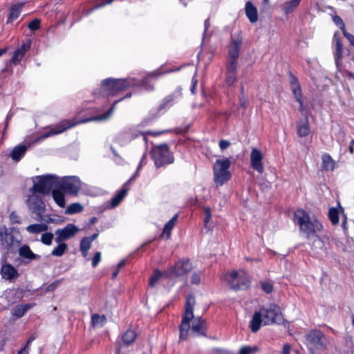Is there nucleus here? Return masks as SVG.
<instances>
[{"instance_id": "obj_63", "label": "nucleus", "mask_w": 354, "mask_h": 354, "mask_svg": "<svg viewBox=\"0 0 354 354\" xmlns=\"http://www.w3.org/2000/svg\"><path fill=\"white\" fill-rule=\"evenodd\" d=\"M196 84H197V80H195L193 77V79H192V88H191V91H192V93H195V89H196Z\"/></svg>"}, {"instance_id": "obj_29", "label": "nucleus", "mask_w": 354, "mask_h": 354, "mask_svg": "<svg viewBox=\"0 0 354 354\" xmlns=\"http://www.w3.org/2000/svg\"><path fill=\"white\" fill-rule=\"evenodd\" d=\"M297 133L299 136H307L310 133V124L308 118L304 122H299L297 124Z\"/></svg>"}, {"instance_id": "obj_41", "label": "nucleus", "mask_w": 354, "mask_h": 354, "mask_svg": "<svg viewBox=\"0 0 354 354\" xmlns=\"http://www.w3.org/2000/svg\"><path fill=\"white\" fill-rule=\"evenodd\" d=\"M162 275L163 274L160 271L155 270L149 279V286L153 287Z\"/></svg>"}, {"instance_id": "obj_31", "label": "nucleus", "mask_w": 354, "mask_h": 354, "mask_svg": "<svg viewBox=\"0 0 354 354\" xmlns=\"http://www.w3.org/2000/svg\"><path fill=\"white\" fill-rule=\"evenodd\" d=\"M180 95V92L179 91H176L172 94L165 97L158 108L159 110L164 109L167 106H171L172 102H174Z\"/></svg>"}, {"instance_id": "obj_47", "label": "nucleus", "mask_w": 354, "mask_h": 354, "mask_svg": "<svg viewBox=\"0 0 354 354\" xmlns=\"http://www.w3.org/2000/svg\"><path fill=\"white\" fill-rule=\"evenodd\" d=\"M40 26V19H35L34 20L31 21L28 27L31 30H36L39 28Z\"/></svg>"}, {"instance_id": "obj_9", "label": "nucleus", "mask_w": 354, "mask_h": 354, "mask_svg": "<svg viewBox=\"0 0 354 354\" xmlns=\"http://www.w3.org/2000/svg\"><path fill=\"white\" fill-rule=\"evenodd\" d=\"M133 80L128 79H111L104 80L102 83V88L107 95H114L117 93L123 91L129 86H133Z\"/></svg>"}, {"instance_id": "obj_24", "label": "nucleus", "mask_w": 354, "mask_h": 354, "mask_svg": "<svg viewBox=\"0 0 354 354\" xmlns=\"http://www.w3.org/2000/svg\"><path fill=\"white\" fill-rule=\"evenodd\" d=\"M136 333L134 330L129 329L122 336V342L120 343L123 346H127L131 344L136 338Z\"/></svg>"}, {"instance_id": "obj_14", "label": "nucleus", "mask_w": 354, "mask_h": 354, "mask_svg": "<svg viewBox=\"0 0 354 354\" xmlns=\"http://www.w3.org/2000/svg\"><path fill=\"white\" fill-rule=\"evenodd\" d=\"M78 231L79 229L74 224L69 223L65 227L57 229L55 232V234L56 235L55 241L56 243H60L63 241L68 240L74 236Z\"/></svg>"}, {"instance_id": "obj_38", "label": "nucleus", "mask_w": 354, "mask_h": 354, "mask_svg": "<svg viewBox=\"0 0 354 354\" xmlns=\"http://www.w3.org/2000/svg\"><path fill=\"white\" fill-rule=\"evenodd\" d=\"M91 239L88 237H84L80 241V250L83 257H86L88 254V251L91 248Z\"/></svg>"}, {"instance_id": "obj_20", "label": "nucleus", "mask_w": 354, "mask_h": 354, "mask_svg": "<svg viewBox=\"0 0 354 354\" xmlns=\"http://www.w3.org/2000/svg\"><path fill=\"white\" fill-rule=\"evenodd\" d=\"M19 255L24 259L25 263H29L31 261L37 259L39 256L34 254L27 245H23L19 249Z\"/></svg>"}, {"instance_id": "obj_53", "label": "nucleus", "mask_w": 354, "mask_h": 354, "mask_svg": "<svg viewBox=\"0 0 354 354\" xmlns=\"http://www.w3.org/2000/svg\"><path fill=\"white\" fill-rule=\"evenodd\" d=\"M60 283V281H56L53 283H52L51 284H50L46 289V292H50V291H53L55 290L57 287L59 285Z\"/></svg>"}, {"instance_id": "obj_40", "label": "nucleus", "mask_w": 354, "mask_h": 354, "mask_svg": "<svg viewBox=\"0 0 354 354\" xmlns=\"http://www.w3.org/2000/svg\"><path fill=\"white\" fill-rule=\"evenodd\" d=\"M83 210V207L81 204L78 203H74L71 204L66 208L65 213L67 214H74L77 213H80Z\"/></svg>"}, {"instance_id": "obj_61", "label": "nucleus", "mask_w": 354, "mask_h": 354, "mask_svg": "<svg viewBox=\"0 0 354 354\" xmlns=\"http://www.w3.org/2000/svg\"><path fill=\"white\" fill-rule=\"evenodd\" d=\"M33 340H34V337H31L28 339V342H27L26 345V346H24V348L21 350V351H23V353H24V352H26V353H28V346H29L30 343L32 341H33Z\"/></svg>"}, {"instance_id": "obj_34", "label": "nucleus", "mask_w": 354, "mask_h": 354, "mask_svg": "<svg viewBox=\"0 0 354 354\" xmlns=\"http://www.w3.org/2000/svg\"><path fill=\"white\" fill-rule=\"evenodd\" d=\"M30 306V304L18 305L13 309L12 314L16 318H20L24 316Z\"/></svg>"}, {"instance_id": "obj_2", "label": "nucleus", "mask_w": 354, "mask_h": 354, "mask_svg": "<svg viewBox=\"0 0 354 354\" xmlns=\"http://www.w3.org/2000/svg\"><path fill=\"white\" fill-rule=\"evenodd\" d=\"M296 223L299 225V230L307 239L313 236L317 232L323 229L322 223L315 216L311 218L304 209H297L295 212Z\"/></svg>"}, {"instance_id": "obj_19", "label": "nucleus", "mask_w": 354, "mask_h": 354, "mask_svg": "<svg viewBox=\"0 0 354 354\" xmlns=\"http://www.w3.org/2000/svg\"><path fill=\"white\" fill-rule=\"evenodd\" d=\"M206 323L204 319L197 317L192 322L191 335L193 336H206Z\"/></svg>"}, {"instance_id": "obj_58", "label": "nucleus", "mask_w": 354, "mask_h": 354, "mask_svg": "<svg viewBox=\"0 0 354 354\" xmlns=\"http://www.w3.org/2000/svg\"><path fill=\"white\" fill-rule=\"evenodd\" d=\"M344 35L348 39L351 45L354 46V36L346 32H344Z\"/></svg>"}, {"instance_id": "obj_56", "label": "nucleus", "mask_w": 354, "mask_h": 354, "mask_svg": "<svg viewBox=\"0 0 354 354\" xmlns=\"http://www.w3.org/2000/svg\"><path fill=\"white\" fill-rule=\"evenodd\" d=\"M230 145V142L226 140H221L219 142V147L221 149L224 150Z\"/></svg>"}, {"instance_id": "obj_42", "label": "nucleus", "mask_w": 354, "mask_h": 354, "mask_svg": "<svg viewBox=\"0 0 354 354\" xmlns=\"http://www.w3.org/2000/svg\"><path fill=\"white\" fill-rule=\"evenodd\" d=\"M259 351V348L256 346H244L239 350V354H254Z\"/></svg>"}, {"instance_id": "obj_13", "label": "nucleus", "mask_w": 354, "mask_h": 354, "mask_svg": "<svg viewBox=\"0 0 354 354\" xmlns=\"http://www.w3.org/2000/svg\"><path fill=\"white\" fill-rule=\"evenodd\" d=\"M243 37L239 32L232 38V41L228 49L229 64H237V59L239 56L240 50L242 45Z\"/></svg>"}, {"instance_id": "obj_23", "label": "nucleus", "mask_w": 354, "mask_h": 354, "mask_svg": "<svg viewBox=\"0 0 354 354\" xmlns=\"http://www.w3.org/2000/svg\"><path fill=\"white\" fill-rule=\"evenodd\" d=\"M291 88L296 100L299 103V111H304V104L301 100V91L299 84L296 79H293L291 82Z\"/></svg>"}, {"instance_id": "obj_28", "label": "nucleus", "mask_w": 354, "mask_h": 354, "mask_svg": "<svg viewBox=\"0 0 354 354\" xmlns=\"http://www.w3.org/2000/svg\"><path fill=\"white\" fill-rule=\"evenodd\" d=\"M322 169L326 171H333L334 169L335 163L329 154L324 153L322 157Z\"/></svg>"}, {"instance_id": "obj_36", "label": "nucleus", "mask_w": 354, "mask_h": 354, "mask_svg": "<svg viewBox=\"0 0 354 354\" xmlns=\"http://www.w3.org/2000/svg\"><path fill=\"white\" fill-rule=\"evenodd\" d=\"M106 321V318L104 315L94 314L91 317V322L93 327L101 328L105 324Z\"/></svg>"}, {"instance_id": "obj_16", "label": "nucleus", "mask_w": 354, "mask_h": 354, "mask_svg": "<svg viewBox=\"0 0 354 354\" xmlns=\"http://www.w3.org/2000/svg\"><path fill=\"white\" fill-rule=\"evenodd\" d=\"M192 266L189 260H181L171 267L167 276L180 277L191 271Z\"/></svg>"}, {"instance_id": "obj_52", "label": "nucleus", "mask_w": 354, "mask_h": 354, "mask_svg": "<svg viewBox=\"0 0 354 354\" xmlns=\"http://www.w3.org/2000/svg\"><path fill=\"white\" fill-rule=\"evenodd\" d=\"M10 220L12 223H20L19 216L15 212H11L10 214Z\"/></svg>"}, {"instance_id": "obj_37", "label": "nucleus", "mask_w": 354, "mask_h": 354, "mask_svg": "<svg viewBox=\"0 0 354 354\" xmlns=\"http://www.w3.org/2000/svg\"><path fill=\"white\" fill-rule=\"evenodd\" d=\"M301 0H290L283 5V10L286 14L292 12L299 4Z\"/></svg>"}, {"instance_id": "obj_15", "label": "nucleus", "mask_w": 354, "mask_h": 354, "mask_svg": "<svg viewBox=\"0 0 354 354\" xmlns=\"http://www.w3.org/2000/svg\"><path fill=\"white\" fill-rule=\"evenodd\" d=\"M306 337L308 342L313 346L319 349L325 348L326 339L323 333L320 330H315L310 331Z\"/></svg>"}, {"instance_id": "obj_48", "label": "nucleus", "mask_w": 354, "mask_h": 354, "mask_svg": "<svg viewBox=\"0 0 354 354\" xmlns=\"http://www.w3.org/2000/svg\"><path fill=\"white\" fill-rule=\"evenodd\" d=\"M191 282L193 284L198 285L201 283V273L194 272L191 277Z\"/></svg>"}, {"instance_id": "obj_27", "label": "nucleus", "mask_w": 354, "mask_h": 354, "mask_svg": "<svg viewBox=\"0 0 354 354\" xmlns=\"http://www.w3.org/2000/svg\"><path fill=\"white\" fill-rule=\"evenodd\" d=\"M24 6V3H17L12 5L10 10V13L8 18V22L10 23L17 19L21 12L22 7Z\"/></svg>"}, {"instance_id": "obj_7", "label": "nucleus", "mask_w": 354, "mask_h": 354, "mask_svg": "<svg viewBox=\"0 0 354 354\" xmlns=\"http://www.w3.org/2000/svg\"><path fill=\"white\" fill-rule=\"evenodd\" d=\"M196 304L195 298L193 295H188L185 304V312L183 315V320L179 327L180 340H185L187 339L190 330V321L194 319V306Z\"/></svg>"}, {"instance_id": "obj_49", "label": "nucleus", "mask_w": 354, "mask_h": 354, "mask_svg": "<svg viewBox=\"0 0 354 354\" xmlns=\"http://www.w3.org/2000/svg\"><path fill=\"white\" fill-rule=\"evenodd\" d=\"M333 22L339 26L341 29L344 28V24L343 20L337 15H335L333 17Z\"/></svg>"}, {"instance_id": "obj_44", "label": "nucleus", "mask_w": 354, "mask_h": 354, "mask_svg": "<svg viewBox=\"0 0 354 354\" xmlns=\"http://www.w3.org/2000/svg\"><path fill=\"white\" fill-rule=\"evenodd\" d=\"M328 216L333 224L335 225L339 223L338 211L335 208L329 209Z\"/></svg>"}, {"instance_id": "obj_57", "label": "nucleus", "mask_w": 354, "mask_h": 354, "mask_svg": "<svg viewBox=\"0 0 354 354\" xmlns=\"http://www.w3.org/2000/svg\"><path fill=\"white\" fill-rule=\"evenodd\" d=\"M291 346L289 344H284L281 354H290Z\"/></svg>"}, {"instance_id": "obj_10", "label": "nucleus", "mask_w": 354, "mask_h": 354, "mask_svg": "<svg viewBox=\"0 0 354 354\" xmlns=\"http://www.w3.org/2000/svg\"><path fill=\"white\" fill-rule=\"evenodd\" d=\"M151 157L157 168L171 164L174 162V158L166 144L153 147L151 151Z\"/></svg>"}, {"instance_id": "obj_50", "label": "nucleus", "mask_w": 354, "mask_h": 354, "mask_svg": "<svg viewBox=\"0 0 354 354\" xmlns=\"http://www.w3.org/2000/svg\"><path fill=\"white\" fill-rule=\"evenodd\" d=\"M204 213H205L204 222L205 224H207L209 221L211 216H212L210 208L208 207H205L204 208Z\"/></svg>"}, {"instance_id": "obj_43", "label": "nucleus", "mask_w": 354, "mask_h": 354, "mask_svg": "<svg viewBox=\"0 0 354 354\" xmlns=\"http://www.w3.org/2000/svg\"><path fill=\"white\" fill-rule=\"evenodd\" d=\"M342 51H343V46H342L340 40L338 39L336 41V52H335V61H336L337 65H338V64H339V59H342Z\"/></svg>"}, {"instance_id": "obj_8", "label": "nucleus", "mask_w": 354, "mask_h": 354, "mask_svg": "<svg viewBox=\"0 0 354 354\" xmlns=\"http://www.w3.org/2000/svg\"><path fill=\"white\" fill-rule=\"evenodd\" d=\"M231 162L228 158L217 159L214 165V180L217 186H221L230 180L231 174L229 168Z\"/></svg>"}, {"instance_id": "obj_3", "label": "nucleus", "mask_w": 354, "mask_h": 354, "mask_svg": "<svg viewBox=\"0 0 354 354\" xmlns=\"http://www.w3.org/2000/svg\"><path fill=\"white\" fill-rule=\"evenodd\" d=\"M21 242L20 234L12 227H0V243L1 249L6 253H15Z\"/></svg>"}, {"instance_id": "obj_46", "label": "nucleus", "mask_w": 354, "mask_h": 354, "mask_svg": "<svg viewBox=\"0 0 354 354\" xmlns=\"http://www.w3.org/2000/svg\"><path fill=\"white\" fill-rule=\"evenodd\" d=\"M261 286L263 291L266 293H270L273 290V286L270 281H262Z\"/></svg>"}, {"instance_id": "obj_12", "label": "nucleus", "mask_w": 354, "mask_h": 354, "mask_svg": "<svg viewBox=\"0 0 354 354\" xmlns=\"http://www.w3.org/2000/svg\"><path fill=\"white\" fill-rule=\"evenodd\" d=\"M82 183L77 176H64L59 178L58 189L71 195H77Z\"/></svg>"}, {"instance_id": "obj_51", "label": "nucleus", "mask_w": 354, "mask_h": 354, "mask_svg": "<svg viewBox=\"0 0 354 354\" xmlns=\"http://www.w3.org/2000/svg\"><path fill=\"white\" fill-rule=\"evenodd\" d=\"M100 260H101V253L100 252H97L93 258L92 266L93 267H96L97 266V264L99 263V262L100 261Z\"/></svg>"}, {"instance_id": "obj_18", "label": "nucleus", "mask_w": 354, "mask_h": 354, "mask_svg": "<svg viewBox=\"0 0 354 354\" xmlns=\"http://www.w3.org/2000/svg\"><path fill=\"white\" fill-rule=\"evenodd\" d=\"M6 258L1 260V274L3 279L11 280L18 276L17 270L10 263L6 262Z\"/></svg>"}, {"instance_id": "obj_54", "label": "nucleus", "mask_w": 354, "mask_h": 354, "mask_svg": "<svg viewBox=\"0 0 354 354\" xmlns=\"http://www.w3.org/2000/svg\"><path fill=\"white\" fill-rule=\"evenodd\" d=\"M337 140L339 143L344 142L345 140V132L341 129H339L338 135L337 136Z\"/></svg>"}, {"instance_id": "obj_5", "label": "nucleus", "mask_w": 354, "mask_h": 354, "mask_svg": "<svg viewBox=\"0 0 354 354\" xmlns=\"http://www.w3.org/2000/svg\"><path fill=\"white\" fill-rule=\"evenodd\" d=\"M32 180L31 192L48 194L53 187L58 189L59 177L55 175L38 176L33 178Z\"/></svg>"}, {"instance_id": "obj_22", "label": "nucleus", "mask_w": 354, "mask_h": 354, "mask_svg": "<svg viewBox=\"0 0 354 354\" xmlns=\"http://www.w3.org/2000/svg\"><path fill=\"white\" fill-rule=\"evenodd\" d=\"M237 64H227L226 83L232 85L236 79Z\"/></svg>"}, {"instance_id": "obj_1", "label": "nucleus", "mask_w": 354, "mask_h": 354, "mask_svg": "<svg viewBox=\"0 0 354 354\" xmlns=\"http://www.w3.org/2000/svg\"><path fill=\"white\" fill-rule=\"evenodd\" d=\"M282 322V315L279 306L275 304H268L254 312L250 322V328L253 333L257 332L261 324L270 325Z\"/></svg>"}, {"instance_id": "obj_4", "label": "nucleus", "mask_w": 354, "mask_h": 354, "mask_svg": "<svg viewBox=\"0 0 354 354\" xmlns=\"http://www.w3.org/2000/svg\"><path fill=\"white\" fill-rule=\"evenodd\" d=\"M115 109V104L107 111L104 114L93 117L89 119L83 121L74 122L73 120H63L59 124H56L53 128H52L49 131L44 133L42 136H41L40 138H46L51 136L57 135L59 133H62L65 131L75 127L77 124L82 122H86L90 121H100V120H105L108 119L113 113Z\"/></svg>"}, {"instance_id": "obj_26", "label": "nucleus", "mask_w": 354, "mask_h": 354, "mask_svg": "<svg viewBox=\"0 0 354 354\" xmlns=\"http://www.w3.org/2000/svg\"><path fill=\"white\" fill-rule=\"evenodd\" d=\"M245 13L251 23H254L257 21V8L250 1L245 4Z\"/></svg>"}, {"instance_id": "obj_55", "label": "nucleus", "mask_w": 354, "mask_h": 354, "mask_svg": "<svg viewBox=\"0 0 354 354\" xmlns=\"http://www.w3.org/2000/svg\"><path fill=\"white\" fill-rule=\"evenodd\" d=\"M212 354H228V351L223 348H214L212 350Z\"/></svg>"}, {"instance_id": "obj_6", "label": "nucleus", "mask_w": 354, "mask_h": 354, "mask_svg": "<svg viewBox=\"0 0 354 354\" xmlns=\"http://www.w3.org/2000/svg\"><path fill=\"white\" fill-rule=\"evenodd\" d=\"M223 279L234 290H244L250 286V278L244 270L232 271L230 274H225Z\"/></svg>"}, {"instance_id": "obj_25", "label": "nucleus", "mask_w": 354, "mask_h": 354, "mask_svg": "<svg viewBox=\"0 0 354 354\" xmlns=\"http://www.w3.org/2000/svg\"><path fill=\"white\" fill-rule=\"evenodd\" d=\"M178 218V214H175L165 225L161 237L166 236L168 239L170 238L171 232L175 226Z\"/></svg>"}, {"instance_id": "obj_32", "label": "nucleus", "mask_w": 354, "mask_h": 354, "mask_svg": "<svg viewBox=\"0 0 354 354\" xmlns=\"http://www.w3.org/2000/svg\"><path fill=\"white\" fill-rule=\"evenodd\" d=\"M26 147L25 145L17 146L12 151L11 157L13 160L19 161L26 151Z\"/></svg>"}, {"instance_id": "obj_60", "label": "nucleus", "mask_w": 354, "mask_h": 354, "mask_svg": "<svg viewBox=\"0 0 354 354\" xmlns=\"http://www.w3.org/2000/svg\"><path fill=\"white\" fill-rule=\"evenodd\" d=\"M162 132H146L145 133H142L143 136H144V140L145 142H147V138H146V135L149 134V135H153L154 136H158L160 134H161Z\"/></svg>"}, {"instance_id": "obj_62", "label": "nucleus", "mask_w": 354, "mask_h": 354, "mask_svg": "<svg viewBox=\"0 0 354 354\" xmlns=\"http://www.w3.org/2000/svg\"><path fill=\"white\" fill-rule=\"evenodd\" d=\"M114 0H106L105 2H103V3H101L100 4L97 5V6H95V8H101L106 4H110Z\"/></svg>"}, {"instance_id": "obj_45", "label": "nucleus", "mask_w": 354, "mask_h": 354, "mask_svg": "<svg viewBox=\"0 0 354 354\" xmlns=\"http://www.w3.org/2000/svg\"><path fill=\"white\" fill-rule=\"evenodd\" d=\"M53 236L54 235L51 232H46L41 235V241L46 245H50Z\"/></svg>"}, {"instance_id": "obj_21", "label": "nucleus", "mask_w": 354, "mask_h": 354, "mask_svg": "<svg viewBox=\"0 0 354 354\" xmlns=\"http://www.w3.org/2000/svg\"><path fill=\"white\" fill-rule=\"evenodd\" d=\"M30 41L22 44L21 46L19 48L17 49L14 52V55L12 58V62L16 64L18 62H19L23 58L25 53L30 49Z\"/></svg>"}, {"instance_id": "obj_35", "label": "nucleus", "mask_w": 354, "mask_h": 354, "mask_svg": "<svg viewBox=\"0 0 354 354\" xmlns=\"http://www.w3.org/2000/svg\"><path fill=\"white\" fill-rule=\"evenodd\" d=\"M127 183H127L124 185V188L122 189L120 191V192L112 198V200H111V206L112 207L117 206L122 201V200L124 198V197L126 196L127 190H128V188L126 187Z\"/></svg>"}, {"instance_id": "obj_30", "label": "nucleus", "mask_w": 354, "mask_h": 354, "mask_svg": "<svg viewBox=\"0 0 354 354\" xmlns=\"http://www.w3.org/2000/svg\"><path fill=\"white\" fill-rule=\"evenodd\" d=\"M59 189H55L52 191V196L54 201L60 207H65V196L62 192L59 190Z\"/></svg>"}, {"instance_id": "obj_11", "label": "nucleus", "mask_w": 354, "mask_h": 354, "mask_svg": "<svg viewBox=\"0 0 354 354\" xmlns=\"http://www.w3.org/2000/svg\"><path fill=\"white\" fill-rule=\"evenodd\" d=\"M27 204L30 211L36 214L35 219L38 221L44 220L43 214L46 211V205L39 193L32 192L28 197Z\"/></svg>"}, {"instance_id": "obj_17", "label": "nucleus", "mask_w": 354, "mask_h": 354, "mask_svg": "<svg viewBox=\"0 0 354 354\" xmlns=\"http://www.w3.org/2000/svg\"><path fill=\"white\" fill-rule=\"evenodd\" d=\"M262 159L263 155L261 152L257 149H253L250 154L251 165L253 169L260 174H262L264 170Z\"/></svg>"}, {"instance_id": "obj_39", "label": "nucleus", "mask_w": 354, "mask_h": 354, "mask_svg": "<svg viewBox=\"0 0 354 354\" xmlns=\"http://www.w3.org/2000/svg\"><path fill=\"white\" fill-rule=\"evenodd\" d=\"M59 245L55 248L51 252V254L55 257H62L68 249V245L60 242Z\"/></svg>"}, {"instance_id": "obj_64", "label": "nucleus", "mask_w": 354, "mask_h": 354, "mask_svg": "<svg viewBox=\"0 0 354 354\" xmlns=\"http://www.w3.org/2000/svg\"><path fill=\"white\" fill-rule=\"evenodd\" d=\"M126 263V260L123 259L120 261V263L117 266V269L120 270L124 266Z\"/></svg>"}, {"instance_id": "obj_33", "label": "nucleus", "mask_w": 354, "mask_h": 354, "mask_svg": "<svg viewBox=\"0 0 354 354\" xmlns=\"http://www.w3.org/2000/svg\"><path fill=\"white\" fill-rule=\"evenodd\" d=\"M48 228L46 224H32L26 227V230L30 233L38 234L46 231Z\"/></svg>"}, {"instance_id": "obj_59", "label": "nucleus", "mask_w": 354, "mask_h": 354, "mask_svg": "<svg viewBox=\"0 0 354 354\" xmlns=\"http://www.w3.org/2000/svg\"><path fill=\"white\" fill-rule=\"evenodd\" d=\"M322 245V242L321 241L320 239L317 236H315V239L313 242V245L315 247H321Z\"/></svg>"}]
</instances>
